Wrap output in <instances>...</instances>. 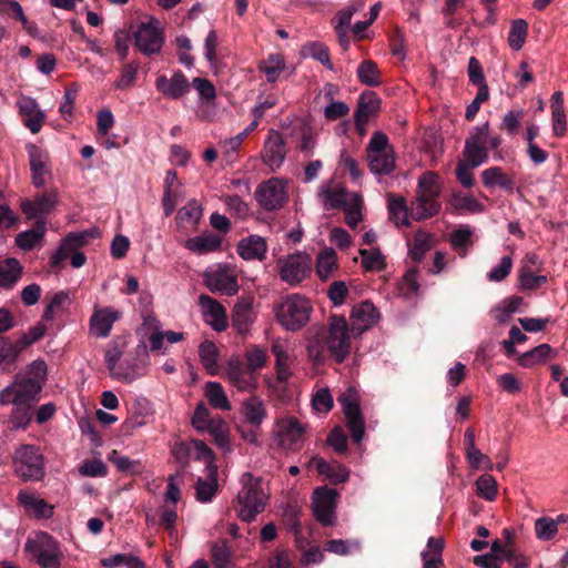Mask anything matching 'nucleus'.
<instances>
[{
	"instance_id": "1",
	"label": "nucleus",
	"mask_w": 568,
	"mask_h": 568,
	"mask_svg": "<svg viewBox=\"0 0 568 568\" xmlns=\"http://www.w3.org/2000/svg\"><path fill=\"white\" fill-rule=\"evenodd\" d=\"M352 337L355 336L352 334V327H348L346 318L339 315H331L327 328L323 334L313 336L308 341V356L314 362H322L324 349H327L337 363H342L351 352Z\"/></svg>"
},
{
	"instance_id": "2",
	"label": "nucleus",
	"mask_w": 568,
	"mask_h": 568,
	"mask_svg": "<svg viewBox=\"0 0 568 568\" xmlns=\"http://www.w3.org/2000/svg\"><path fill=\"white\" fill-rule=\"evenodd\" d=\"M240 483L237 516L243 521L251 523L265 509L268 493L265 490L261 478L254 477L251 473H244Z\"/></svg>"
},
{
	"instance_id": "3",
	"label": "nucleus",
	"mask_w": 568,
	"mask_h": 568,
	"mask_svg": "<svg viewBox=\"0 0 568 568\" xmlns=\"http://www.w3.org/2000/svg\"><path fill=\"white\" fill-rule=\"evenodd\" d=\"M501 144V138L490 134L489 123L474 128L465 141L463 155L470 168H478L489 160V151L497 150Z\"/></svg>"
},
{
	"instance_id": "4",
	"label": "nucleus",
	"mask_w": 568,
	"mask_h": 568,
	"mask_svg": "<svg viewBox=\"0 0 568 568\" xmlns=\"http://www.w3.org/2000/svg\"><path fill=\"white\" fill-rule=\"evenodd\" d=\"M272 353L275 357V375L265 376L264 383L272 396L283 399L288 394V381L293 376V357L288 352L286 343L280 339L272 344Z\"/></svg>"
},
{
	"instance_id": "5",
	"label": "nucleus",
	"mask_w": 568,
	"mask_h": 568,
	"mask_svg": "<svg viewBox=\"0 0 568 568\" xmlns=\"http://www.w3.org/2000/svg\"><path fill=\"white\" fill-rule=\"evenodd\" d=\"M311 312L312 305L306 297L291 294L276 306L275 317L283 328L295 332L308 323Z\"/></svg>"
},
{
	"instance_id": "6",
	"label": "nucleus",
	"mask_w": 568,
	"mask_h": 568,
	"mask_svg": "<svg viewBox=\"0 0 568 568\" xmlns=\"http://www.w3.org/2000/svg\"><path fill=\"white\" fill-rule=\"evenodd\" d=\"M366 151L368 166L374 175H388L394 171L396 158L386 134L375 132L369 139Z\"/></svg>"
},
{
	"instance_id": "7",
	"label": "nucleus",
	"mask_w": 568,
	"mask_h": 568,
	"mask_svg": "<svg viewBox=\"0 0 568 568\" xmlns=\"http://www.w3.org/2000/svg\"><path fill=\"white\" fill-rule=\"evenodd\" d=\"M97 234L95 229L81 232L69 233L61 242L58 250L51 255L50 263L53 267H59L61 263L70 256L72 267L79 268L85 264L87 257L83 252L78 251L88 243L90 237Z\"/></svg>"
},
{
	"instance_id": "8",
	"label": "nucleus",
	"mask_w": 568,
	"mask_h": 568,
	"mask_svg": "<svg viewBox=\"0 0 568 568\" xmlns=\"http://www.w3.org/2000/svg\"><path fill=\"white\" fill-rule=\"evenodd\" d=\"M24 548L41 568H60L62 551L49 534L39 532L29 538Z\"/></svg>"
},
{
	"instance_id": "9",
	"label": "nucleus",
	"mask_w": 568,
	"mask_h": 568,
	"mask_svg": "<svg viewBox=\"0 0 568 568\" xmlns=\"http://www.w3.org/2000/svg\"><path fill=\"white\" fill-rule=\"evenodd\" d=\"M13 466L23 480H40L44 476L43 455L39 447L31 444H22L16 449Z\"/></svg>"
},
{
	"instance_id": "10",
	"label": "nucleus",
	"mask_w": 568,
	"mask_h": 568,
	"mask_svg": "<svg viewBox=\"0 0 568 568\" xmlns=\"http://www.w3.org/2000/svg\"><path fill=\"white\" fill-rule=\"evenodd\" d=\"M203 282L212 293L233 296L239 292L237 274L235 266L227 263H219L209 266L203 272Z\"/></svg>"
},
{
	"instance_id": "11",
	"label": "nucleus",
	"mask_w": 568,
	"mask_h": 568,
	"mask_svg": "<svg viewBox=\"0 0 568 568\" xmlns=\"http://www.w3.org/2000/svg\"><path fill=\"white\" fill-rule=\"evenodd\" d=\"M306 425L294 416L277 417L273 427V439L278 447L285 450H297L304 443Z\"/></svg>"
},
{
	"instance_id": "12",
	"label": "nucleus",
	"mask_w": 568,
	"mask_h": 568,
	"mask_svg": "<svg viewBox=\"0 0 568 568\" xmlns=\"http://www.w3.org/2000/svg\"><path fill=\"white\" fill-rule=\"evenodd\" d=\"M276 267L283 282L295 286L303 282L312 268V257L305 252H296L277 258Z\"/></svg>"
},
{
	"instance_id": "13",
	"label": "nucleus",
	"mask_w": 568,
	"mask_h": 568,
	"mask_svg": "<svg viewBox=\"0 0 568 568\" xmlns=\"http://www.w3.org/2000/svg\"><path fill=\"white\" fill-rule=\"evenodd\" d=\"M40 386L29 379L16 376L14 381L0 392V405H24L33 407L40 398Z\"/></svg>"
},
{
	"instance_id": "14",
	"label": "nucleus",
	"mask_w": 568,
	"mask_h": 568,
	"mask_svg": "<svg viewBox=\"0 0 568 568\" xmlns=\"http://www.w3.org/2000/svg\"><path fill=\"white\" fill-rule=\"evenodd\" d=\"M338 403L342 406L352 438L354 442L359 443L364 437L365 426L357 390L354 387H348L339 395Z\"/></svg>"
},
{
	"instance_id": "15",
	"label": "nucleus",
	"mask_w": 568,
	"mask_h": 568,
	"mask_svg": "<svg viewBox=\"0 0 568 568\" xmlns=\"http://www.w3.org/2000/svg\"><path fill=\"white\" fill-rule=\"evenodd\" d=\"M224 376L239 392L253 393L257 388L258 378L245 366L239 356H232L225 366Z\"/></svg>"
},
{
	"instance_id": "16",
	"label": "nucleus",
	"mask_w": 568,
	"mask_h": 568,
	"mask_svg": "<svg viewBox=\"0 0 568 568\" xmlns=\"http://www.w3.org/2000/svg\"><path fill=\"white\" fill-rule=\"evenodd\" d=\"M133 37L135 47L145 55L159 53L164 41L160 23L153 18L141 23Z\"/></svg>"
},
{
	"instance_id": "17",
	"label": "nucleus",
	"mask_w": 568,
	"mask_h": 568,
	"mask_svg": "<svg viewBox=\"0 0 568 568\" xmlns=\"http://www.w3.org/2000/svg\"><path fill=\"white\" fill-rule=\"evenodd\" d=\"M255 199L266 211L280 209L287 199L285 182L278 178L262 182L255 190Z\"/></svg>"
},
{
	"instance_id": "18",
	"label": "nucleus",
	"mask_w": 568,
	"mask_h": 568,
	"mask_svg": "<svg viewBox=\"0 0 568 568\" xmlns=\"http://www.w3.org/2000/svg\"><path fill=\"white\" fill-rule=\"evenodd\" d=\"M27 151L32 184L34 187L41 189L52 178L49 153L36 144H29Z\"/></svg>"
},
{
	"instance_id": "19",
	"label": "nucleus",
	"mask_w": 568,
	"mask_h": 568,
	"mask_svg": "<svg viewBox=\"0 0 568 568\" xmlns=\"http://www.w3.org/2000/svg\"><path fill=\"white\" fill-rule=\"evenodd\" d=\"M337 493L326 487L317 488L313 495V510L316 520L324 526H332L335 523Z\"/></svg>"
},
{
	"instance_id": "20",
	"label": "nucleus",
	"mask_w": 568,
	"mask_h": 568,
	"mask_svg": "<svg viewBox=\"0 0 568 568\" xmlns=\"http://www.w3.org/2000/svg\"><path fill=\"white\" fill-rule=\"evenodd\" d=\"M148 368L149 359L145 348H143V356L126 357L110 376L115 381L131 384L145 376Z\"/></svg>"
},
{
	"instance_id": "21",
	"label": "nucleus",
	"mask_w": 568,
	"mask_h": 568,
	"mask_svg": "<svg viewBox=\"0 0 568 568\" xmlns=\"http://www.w3.org/2000/svg\"><path fill=\"white\" fill-rule=\"evenodd\" d=\"M286 149L285 141L277 130H270L267 138L264 142L262 159L271 171L280 169L285 160Z\"/></svg>"
},
{
	"instance_id": "22",
	"label": "nucleus",
	"mask_w": 568,
	"mask_h": 568,
	"mask_svg": "<svg viewBox=\"0 0 568 568\" xmlns=\"http://www.w3.org/2000/svg\"><path fill=\"white\" fill-rule=\"evenodd\" d=\"M318 196L326 210H344L352 202L354 203V201H356L359 195L356 193L347 192L344 187L337 184L327 182L320 186Z\"/></svg>"
},
{
	"instance_id": "23",
	"label": "nucleus",
	"mask_w": 568,
	"mask_h": 568,
	"mask_svg": "<svg viewBox=\"0 0 568 568\" xmlns=\"http://www.w3.org/2000/svg\"><path fill=\"white\" fill-rule=\"evenodd\" d=\"M199 306L204 322L214 331L222 332L227 327L225 308L216 300L206 294L199 296Z\"/></svg>"
},
{
	"instance_id": "24",
	"label": "nucleus",
	"mask_w": 568,
	"mask_h": 568,
	"mask_svg": "<svg viewBox=\"0 0 568 568\" xmlns=\"http://www.w3.org/2000/svg\"><path fill=\"white\" fill-rule=\"evenodd\" d=\"M122 313L111 306L94 307L90 318V332L99 338H105L110 335L113 324L119 321Z\"/></svg>"
},
{
	"instance_id": "25",
	"label": "nucleus",
	"mask_w": 568,
	"mask_h": 568,
	"mask_svg": "<svg viewBox=\"0 0 568 568\" xmlns=\"http://www.w3.org/2000/svg\"><path fill=\"white\" fill-rule=\"evenodd\" d=\"M379 320V312L373 303L365 301L355 305L351 312L352 334L359 336Z\"/></svg>"
},
{
	"instance_id": "26",
	"label": "nucleus",
	"mask_w": 568,
	"mask_h": 568,
	"mask_svg": "<svg viewBox=\"0 0 568 568\" xmlns=\"http://www.w3.org/2000/svg\"><path fill=\"white\" fill-rule=\"evenodd\" d=\"M155 88L165 98L178 100L190 92L191 85L182 71H175L170 78L164 74L159 75Z\"/></svg>"
},
{
	"instance_id": "27",
	"label": "nucleus",
	"mask_w": 568,
	"mask_h": 568,
	"mask_svg": "<svg viewBox=\"0 0 568 568\" xmlns=\"http://www.w3.org/2000/svg\"><path fill=\"white\" fill-rule=\"evenodd\" d=\"M59 194L55 190L36 196L33 201L22 200L21 210L28 220L42 217L49 214L57 205Z\"/></svg>"
},
{
	"instance_id": "28",
	"label": "nucleus",
	"mask_w": 568,
	"mask_h": 568,
	"mask_svg": "<svg viewBox=\"0 0 568 568\" xmlns=\"http://www.w3.org/2000/svg\"><path fill=\"white\" fill-rule=\"evenodd\" d=\"M236 252L245 261H263L267 244L264 237L253 234L240 240Z\"/></svg>"
},
{
	"instance_id": "29",
	"label": "nucleus",
	"mask_w": 568,
	"mask_h": 568,
	"mask_svg": "<svg viewBox=\"0 0 568 568\" xmlns=\"http://www.w3.org/2000/svg\"><path fill=\"white\" fill-rule=\"evenodd\" d=\"M210 558L213 568H234V551L230 542L219 538L210 542Z\"/></svg>"
},
{
	"instance_id": "30",
	"label": "nucleus",
	"mask_w": 568,
	"mask_h": 568,
	"mask_svg": "<svg viewBox=\"0 0 568 568\" xmlns=\"http://www.w3.org/2000/svg\"><path fill=\"white\" fill-rule=\"evenodd\" d=\"M222 239L211 232L190 237L184 242V247L196 255L216 252L221 248Z\"/></svg>"
},
{
	"instance_id": "31",
	"label": "nucleus",
	"mask_w": 568,
	"mask_h": 568,
	"mask_svg": "<svg viewBox=\"0 0 568 568\" xmlns=\"http://www.w3.org/2000/svg\"><path fill=\"white\" fill-rule=\"evenodd\" d=\"M18 500L29 515L37 518H50L53 515V507L32 493L21 490Z\"/></svg>"
},
{
	"instance_id": "32",
	"label": "nucleus",
	"mask_w": 568,
	"mask_h": 568,
	"mask_svg": "<svg viewBox=\"0 0 568 568\" xmlns=\"http://www.w3.org/2000/svg\"><path fill=\"white\" fill-rule=\"evenodd\" d=\"M241 414L250 425L260 427L266 419L267 410L261 397L252 396L242 403Z\"/></svg>"
},
{
	"instance_id": "33",
	"label": "nucleus",
	"mask_w": 568,
	"mask_h": 568,
	"mask_svg": "<svg viewBox=\"0 0 568 568\" xmlns=\"http://www.w3.org/2000/svg\"><path fill=\"white\" fill-rule=\"evenodd\" d=\"M381 100L373 91L363 92L358 99V105L354 115L357 126H363L371 115L379 109Z\"/></svg>"
},
{
	"instance_id": "34",
	"label": "nucleus",
	"mask_w": 568,
	"mask_h": 568,
	"mask_svg": "<svg viewBox=\"0 0 568 568\" xmlns=\"http://www.w3.org/2000/svg\"><path fill=\"white\" fill-rule=\"evenodd\" d=\"M473 236L474 229L468 224H460L450 233L449 243L452 248L456 251L460 257H465L474 244Z\"/></svg>"
},
{
	"instance_id": "35",
	"label": "nucleus",
	"mask_w": 568,
	"mask_h": 568,
	"mask_svg": "<svg viewBox=\"0 0 568 568\" xmlns=\"http://www.w3.org/2000/svg\"><path fill=\"white\" fill-rule=\"evenodd\" d=\"M483 184L488 187L499 186L506 192H513L515 190V181L514 179L504 173L501 168L491 166L481 172Z\"/></svg>"
},
{
	"instance_id": "36",
	"label": "nucleus",
	"mask_w": 568,
	"mask_h": 568,
	"mask_svg": "<svg viewBox=\"0 0 568 568\" xmlns=\"http://www.w3.org/2000/svg\"><path fill=\"white\" fill-rule=\"evenodd\" d=\"M217 467L209 465L206 467V479L199 478L196 483V498L201 503H209L215 496L217 490Z\"/></svg>"
},
{
	"instance_id": "37",
	"label": "nucleus",
	"mask_w": 568,
	"mask_h": 568,
	"mask_svg": "<svg viewBox=\"0 0 568 568\" xmlns=\"http://www.w3.org/2000/svg\"><path fill=\"white\" fill-rule=\"evenodd\" d=\"M551 124L556 136H562L567 131V120L564 108V93L556 91L551 95Z\"/></svg>"
},
{
	"instance_id": "38",
	"label": "nucleus",
	"mask_w": 568,
	"mask_h": 568,
	"mask_svg": "<svg viewBox=\"0 0 568 568\" xmlns=\"http://www.w3.org/2000/svg\"><path fill=\"white\" fill-rule=\"evenodd\" d=\"M22 265L17 258L8 257L0 261V287L10 290L21 277Z\"/></svg>"
},
{
	"instance_id": "39",
	"label": "nucleus",
	"mask_w": 568,
	"mask_h": 568,
	"mask_svg": "<svg viewBox=\"0 0 568 568\" xmlns=\"http://www.w3.org/2000/svg\"><path fill=\"white\" fill-rule=\"evenodd\" d=\"M317 471L335 484L344 483L349 477V469L337 462H326L323 458L313 459Z\"/></svg>"
},
{
	"instance_id": "40",
	"label": "nucleus",
	"mask_w": 568,
	"mask_h": 568,
	"mask_svg": "<svg viewBox=\"0 0 568 568\" xmlns=\"http://www.w3.org/2000/svg\"><path fill=\"white\" fill-rule=\"evenodd\" d=\"M338 268L337 255L334 248L325 247L316 258V274L322 281H326L334 275Z\"/></svg>"
},
{
	"instance_id": "41",
	"label": "nucleus",
	"mask_w": 568,
	"mask_h": 568,
	"mask_svg": "<svg viewBox=\"0 0 568 568\" xmlns=\"http://www.w3.org/2000/svg\"><path fill=\"white\" fill-rule=\"evenodd\" d=\"M204 432H207L214 438V442L223 452H231L229 429L223 418L213 417L204 428Z\"/></svg>"
},
{
	"instance_id": "42",
	"label": "nucleus",
	"mask_w": 568,
	"mask_h": 568,
	"mask_svg": "<svg viewBox=\"0 0 568 568\" xmlns=\"http://www.w3.org/2000/svg\"><path fill=\"white\" fill-rule=\"evenodd\" d=\"M232 321L240 333L248 329L253 322L252 302L250 298H243L235 304Z\"/></svg>"
},
{
	"instance_id": "43",
	"label": "nucleus",
	"mask_w": 568,
	"mask_h": 568,
	"mask_svg": "<svg viewBox=\"0 0 568 568\" xmlns=\"http://www.w3.org/2000/svg\"><path fill=\"white\" fill-rule=\"evenodd\" d=\"M554 351L549 344H540L532 349L520 354L517 357V362L523 367H532L535 365L545 363L551 357Z\"/></svg>"
},
{
	"instance_id": "44",
	"label": "nucleus",
	"mask_w": 568,
	"mask_h": 568,
	"mask_svg": "<svg viewBox=\"0 0 568 568\" xmlns=\"http://www.w3.org/2000/svg\"><path fill=\"white\" fill-rule=\"evenodd\" d=\"M199 357L210 375L214 376L219 373V349L212 341H204L200 344Z\"/></svg>"
},
{
	"instance_id": "45",
	"label": "nucleus",
	"mask_w": 568,
	"mask_h": 568,
	"mask_svg": "<svg viewBox=\"0 0 568 568\" xmlns=\"http://www.w3.org/2000/svg\"><path fill=\"white\" fill-rule=\"evenodd\" d=\"M45 231V223L40 220L36 223L33 229L19 233L17 235L16 243L24 251L31 250L41 241Z\"/></svg>"
},
{
	"instance_id": "46",
	"label": "nucleus",
	"mask_w": 568,
	"mask_h": 568,
	"mask_svg": "<svg viewBox=\"0 0 568 568\" xmlns=\"http://www.w3.org/2000/svg\"><path fill=\"white\" fill-rule=\"evenodd\" d=\"M301 54L304 58H312L318 61L331 71L334 70L333 63L331 62L328 48L322 42L313 41L305 43L301 49Z\"/></svg>"
},
{
	"instance_id": "47",
	"label": "nucleus",
	"mask_w": 568,
	"mask_h": 568,
	"mask_svg": "<svg viewBox=\"0 0 568 568\" xmlns=\"http://www.w3.org/2000/svg\"><path fill=\"white\" fill-rule=\"evenodd\" d=\"M439 209L440 204L438 201L417 195L410 205V215L415 220H425L437 214Z\"/></svg>"
},
{
	"instance_id": "48",
	"label": "nucleus",
	"mask_w": 568,
	"mask_h": 568,
	"mask_svg": "<svg viewBox=\"0 0 568 568\" xmlns=\"http://www.w3.org/2000/svg\"><path fill=\"white\" fill-rule=\"evenodd\" d=\"M439 193V175L433 172L424 173L418 181V195L437 201Z\"/></svg>"
},
{
	"instance_id": "49",
	"label": "nucleus",
	"mask_w": 568,
	"mask_h": 568,
	"mask_svg": "<svg viewBox=\"0 0 568 568\" xmlns=\"http://www.w3.org/2000/svg\"><path fill=\"white\" fill-rule=\"evenodd\" d=\"M205 396L209 403L217 409L221 410H230L231 403L222 387V385L217 382H209L205 385Z\"/></svg>"
},
{
	"instance_id": "50",
	"label": "nucleus",
	"mask_w": 568,
	"mask_h": 568,
	"mask_svg": "<svg viewBox=\"0 0 568 568\" xmlns=\"http://www.w3.org/2000/svg\"><path fill=\"white\" fill-rule=\"evenodd\" d=\"M284 68L285 60L283 55L278 53L268 55L260 64V70L265 74L266 80L271 83H274L278 79Z\"/></svg>"
},
{
	"instance_id": "51",
	"label": "nucleus",
	"mask_w": 568,
	"mask_h": 568,
	"mask_svg": "<svg viewBox=\"0 0 568 568\" xmlns=\"http://www.w3.org/2000/svg\"><path fill=\"white\" fill-rule=\"evenodd\" d=\"M161 323L154 316H145L143 318V328L151 331L149 336L150 349L152 352L160 351L163 347L165 334L161 332Z\"/></svg>"
},
{
	"instance_id": "52",
	"label": "nucleus",
	"mask_w": 568,
	"mask_h": 568,
	"mask_svg": "<svg viewBox=\"0 0 568 568\" xmlns=\"http://www.w3.org/2000/svg\"><path fill=\"white\" fill-rule=\"evenodd\" d=\"M356 73L359 82L367 87H377L381 84L378 67L372 60L362 61Z\"/></svg>"
},
{
	"instance_id": "53",
	"label": "nucleus",
	"mask_w": 568,
	"mask_h": 568,
	"mask_svg": "<svg viewBox=\"0 0 568 568\" xmlns=\"http://www.w3.org/2000/svg\"><path fill=\"white\" fill-rule=\"evenodd\" d=\"M528 34V23L524 19H516L511 22L508 33V44L514 51H519L526 41Z\"/></svg>"
},
{
	"instance_id": "54",
	"label": "nucleus",
	"mask_w": 568,
	"mask_h": 568,
	"mask_svg": "<svg viewBox=\"0 0 568 568\" xmlns=\"http://www.w3.org/2000/svg\"><path fill=\"white\" fill-rule=\"evenodd\" d=\"M388 215L396 226H407L409 224L408 212L403 197H388Z\"/></svg>"
},
{
	"instance_id": "55",
	"label": "nucleus",
	"mask_w": 568,
	"mask_h": 568,
	"mask_svg": "<svg viewBox=\"0 0 568 568\" xmlns=\"http://www.w3.org/2000/svg\"><path fill=\"white\" fill-rule=\"evenodd\" d=\"M359 255L362 257V266L366 271L371 272H381L385 268V257L382 254L381 250L377 247L374 248H361Z\"/></svg>"
},
{
	"instance_id": "56",
	"label": "nucleus",
	"mask_w": 568,
	"mask_h": 568,
	"mask_svg": "<svg viewBox=\"0 0 568 568\" xmlns=\"http://www.w3.org/2000/svg\"><path fill=\"white\" fill-rule=\"evenodd\" d=\"M444 539L429 537L427 540V548L422 551L420 557L423 564L432 561L435 565H444L443 560Z\"/></svg>"
},
{
	"instance_id": "57",
	"label": "nucleus",
	"mask_w": 568,
	"mask_h": 568,
	"mask_svg": "<svg viewBox=\"0 0 568 568\" xmlns=\"http://www.w3.org/2000/svg\"><path fill=\"white\" fill-rule=\"evenodd\" d=\"M497 481L491 475H481L476 480V493L485 500L493 501L497 496Z\"/></svg>"
},
{
	"instance_id": "58",
	"label": "nucleus",
	"mask_w": 568,
	"mask_h": 568,
	"mask_svg": "<svg viewBox=\"0 0 568 568\" xmlns=\"http://www.w3.org/2000/svg\"><path fill=\"white\" fill-rule=\"evenodd\" d=\"M9 422L13 429H26L32 418V407L22 405H12Z\"/></svg>"
},
{
	"instance_id": "59",
	"label": "nucleus",
	"mask_w": 568,
	"mask_h": 568,
	"mask_svg": "<svg viewBox=\"0 0 568 568\" xmlns=\"http://www.w3.org/2000/svg\"><path fill=\"white\" fill-rule=\"evenodd\" d=\"M525 111L523 109L509 110L501 119L500 129L504 130L509 136H514L518 133L520 122Z\"/></svg>"
},
{
	"instance_id": "60",
	"label": "nucleus",
	"mask_w": 568,
	"mask_h": 568,
	"mask_svg": "<svg viewBox=\"0 0 568 568\" xmlns=\"http://www.w3.org/2000/svg\"><path fill=\"white\" fill-rule=\"evenodd\" d=\"M18 377L22 379H29L31 383H38L40 389H42L44 382L47 379V364L44 361L37 359L33 361L27 372L23 375H18Z\"/></svg>"
},
{
	"instance_id": "61",
	"label": "nucleus",
	"mask_w": 568,
	"mask_h": 568,
	"mask_svg": "<svg viewBox=\"0 0 568 568\" xmlns=\"http://www.w3.org/2000/svg\"><path fill=\"white\" fill-rule=\"evenodd\" d=\"M246 367L250 368L255 375L266 365L267 354L266 351L260 346H253L245 354Z\"/></svg>"
},
{
	"instance_id": "62",
	"label": "nucleus",
	"mask_w": 568,
	"mask_h": 568,
	"mask_svg": "<svg viewBox=\"0 0 568 568\" xmlns=\"http://www.w3.org/2000/svg\"><path fill=\"white\" fill-rule=\"evenodd\" d=\"M124 344L119 341H112L109 343L105 354L104 362L110 375L114 372L116 366L120 365V358L122 357Z\"/></svg>"
},
{
	"instance_id": "63",
	"label": "nucleus",
	"mask_w": 568,
	"mask_h": 568,
	"mask_svg": "<svg viewBox=\"0 0 568 568\" xmlns=\"http://www.w3.org/2000/svg\"><path fill=\"white\" fill-rule=\"evenodd\" d=\"M558 532L555 520L550 517H540L535 520V534L539 540H550Z\"/></svg>"
},
{
	"instance_id": "64",
	"label": "nucleus",
	"mask_w": 568,
	"mask_h": 568,
	"mask_svg": "<svg viewBox=\"0 0 568 568\" xmlns=\"http://www.w3.org/2000/svg\"><path fill=\"white\" fill-rule=\"evenodd\" d=\"M430 248V239L424 233L415 235L413 243L409 245V255L415 262H420Z\"/></svg>"
}]
</instances>
